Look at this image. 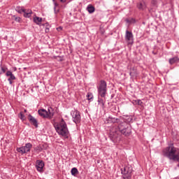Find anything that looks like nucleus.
Wrapping results in <instances>:
<instances>
[{"mask_svg": "<svg viewBox=\"0 0 179 179\" xmlns=\"http://www.w3.org/2000/svg\"><path fill=\"white\" fill-rule=\"evenodd\" d=\"M131 132V125L122 120L117 126H113L110 128L109 138L114 143H118L121 141V135L129 136Z\"/></svg>", "mask_w": 179, "mask_h": 179, "instance_id": "1", "label": "nucleus"}, {"mask_svg": "<svg viewBox=\"0 0 179 179\" xmlns=\"http://www.w3.org/2000/svg\"><path fill=\"white\" fill-rule=\"evenodd\" d=\"M162 155L164 157L169 159V160L179 163V148L174 147V143H169L168 147L162 150Z\"/></svg>", "mask_w": 179, "mask_h": 179, "instance_id": "2", "label": "nucleus"}, {"mask_svg": "<svg viewBox=\"0 0 179 179\" xmlns=\"http://www.w3.org/2000/svg\"><path fill=\"white\" fill-rule=\"evenodd\" d=\"M55 128L59 135H62V136H68L69 131L68 130L66 122H65L64 119H62L59 124L55 125Z\"/></svg>", "mask_w": 179, "mask_h": 179, "instance_id": "3", "label": "nucleus"}, {"mask_svg": "<svg viewBox=\"0 0 179 179\" xmlns=\"http://www.w3.org/2000/svg\"><path fill=\"white\" fill-rule=\"evenodd\" d=\"M98 94L101 97H106L107 94V83L104 80H101L97 87Z\"/></svg>", "mask_w": 179, "mask_h": 179, "instance_id": "4", "label": "nucleus"}, {"mask_svg": "<svg viewBox=\"0 0 179 179\" xmlns=\"http://www.w3.org/2000/svg\"><path fill=\"white\" fill-rule=\"evenodd\" d=\"M122 177L123 179H131L132 177V166L128 165L121 169Z\"/></svg>", "mask_w": 179, "mask_h": 179, "instance_id": "5", "label": "nucleus"}, {"mask_svg": "<svg viewBox=\"0 0 179 179\" xmlns=\"http://www.w3.org/2000/svg\"><path fill=\"white\" fill-rule=\"evenodd\" d=\"M31 148H33V145H31V143H27L25 144V146L17 148V152H18V153H22V155H24V153H27V152H30Z\"/></svg>", "mask_w": 179, "mask_h": 179, "instance_id": "6", "label": "nucleus"}, {"mask_svg": "<svg viewBox=\"0 0 179 179\" xmlns=\"http://www.w3.org/2000/svg\"><path fill=\"white\" fill-rule=\"evenodd\" d=\"M72 118L73 122L75 124H80V121H82V117L80 116V112L79 110H74L72 113Z\"/></svg>", "mask_w": 179, "mask_h": 179, "instance_id": "7", "label": "nucleus"}, {"mask_svg": "<svg viewBox=\"0 0 179 179\" xmlns=\"http://www.w3.org/2000/svg\"><path fill=\"white\" fill-rule=\"evenodd\" d=\"M28 120L29 122L35 127V128H38V122L37 121V119H35L34 117L31 115H28Z\"/></svg>", "mask_w": 179, "mask_h": 179, "instance_id": "8", "label": "nucleus"}, {"mask_svg": "<svg viewBox=\"0 0 179 179\" xmlns=\"http://www.w3.org/2000/svg\"><path fill=\"white\" fill-rule=\"evenodd\" d=\"M38 114L42 117V118H51V116L48 115V112L45 109H39Z\"/></svg>", "mask_w": 179, "mask_h": 179, "instance_id": "9", "label": "nucleus"}, {"mask_svg": "<svg viewBox=\"0 0 179 179\" xmlns=\"http://www.w3.org/2000/svg\"><path fill=\"white\" fill-rule=\"evenodd\" d=\"M6 76H10V78L8 79L10 85H12V83H13L12 80H16V77L15 76V75H13V73L10 71H6Z\"/></svg>", "mask_w": 179, "mask_h": 179, "instance_id": "10", "label": "nucleus"}, {"mask_svg": "<svg viewBox=\"0 0 179 179\" xmlns=\"http://www.w3.org/2000/svg\"><path fill=\"white\" fill-rule=\"evenodd\" d=\"M36 167L38 171H43V169L44 168V162L41 160H37Z\"/></svg>", "mask_w": 179, "mask_h": 179, "instance_id": "11", "label": "nucleus"}, {"mask_svg": "<svg viewBox=\"0 0 179 179\" xmlns=\"http://www.w3.org/2000/svg\"><path fill=\"white\" fill-rule=\"evenodd\" d=\"M122 120L118 119V118H115V117H109L108 118V122H113V124H120V122L122 121Z\"/></svg>", "mask_w": 179, "mask_h": 179, "instance_id": "12", "label": "nucleus"}, {"mask_svg": "<svg viewBox=\"0 0 179 179\" xmlns=\"http://www.w3.org/2000/svg\"><path fill=\"white\" fill-rule=\"evenodd\" d=\"M24 17H30L31 16V13H33V11L30 9H25L24 8Z\"/></svg>", "mask_w": 179, "mask_h": 179, "instance_id": "13", "label": "nucleus"}, {"mask_svg": "<svg viewBox=\"0 0 179 179\" xmlns=\"http://www.w3.org/2000/svg\"><path fill=\"white\" fill-rule=\"evenodd\" d=\"M134 37V35L132 34V32L129 31H126V36L125 38L127 41H131V39Z\"/></svg>", "mask_w": 179, "mask_h": 179, "instance_id": "14", "label": "nucleus"}, {"mask_svg": "<svg viewBox=\"0 0 179 179\" xmlns=\"http://www.w3.org/2000/svg\"><path fill=\"white\" fill-rule=\"evenodd\" d=\"M129 75L130 76H131V78H134V76H136V75H138V70H136V68L133 67L132 69H131Z\"/></svg>", "mask_w": 179, "mask_h": 179, "instance_id": "15", "label": "nucleus"}, {"mask_svg": "<svg viewBox=\"0 0 179 179\" xmlns=\"http://www.w3.org/2000/svg\"><path fill=\"white\" fill-rule=\"evenodd\" d=\"M178 62H179V58L178 57H175L169 59V64L171 65H173L174 64H178Z\"/></svg>", "mask_w": 179, "mask_h": 179, "instance_id": "16", "label": "nucleus"}, {"mask_svg": "<svg viewBox=\"0 0 179 179\" xmlns=\"http://www.w3.org/2000/svg\"><path fill=\"white\" fill-rule=\"evenodd\" d=\"M42 22H43V18L40 17H34V22L36 23V24H38V26H40Z\"/></svg>", "mask_w": 179, "mask_h": 179, "instance_id": "17", "label": "nucleus"}, {"mask_svg": "<svg viewBox=\"0 0 179 179\" xmlns=\"http://www.w3.org/2000/svg\"><path fill=\"white\" fill-rule=\"evenodd\" d=\"M15 10L17 13L22 14L24 12V7L18 6L15 8Z\"/></svg>", "mask_w": 179, "mask_h": 179, "instance_id": "18", "label": "nucleus"}, {"mask_svg": "<svg viewBox=\"0 0 179 179\" xmlns=\"http://www.w3.org/2000/svg\"><path fill=\"white\" fill-rule=\"evenodd\" d=\"M51 110H52V108L50 107L48 109V111H47L48 115H49V117H48L49 120H51L52 118V117H54V113H52Z\"/></svg>", "mask_w": 179, "mask_h": 179, "instance_id": "19", "label": "nucleus"}, {"mask_svg": "<svg viewBox=\"0 0 179 179\" xmlns=\"http://www.w3.org/2000/svg\"><path fill=\"white\" fill-rule=\"evenodd\" d=\"M89 13H93L95 10L94 6H88L87 8Z\"/></svg>", "mask_w": 179, "mask_h": 179, "instance_id": "20", "label": "nucleus"}, {"mask_svg": "<svg viewBox=\"0 0 179 179\" xmlns=\"http://www.w3.org/2000/svg\"><path fill=\"white\" fill-rule=\"evenodd\" d=\"M12 19L15 22H18V23H20V22L22 21V18H20V17H17L16 15H13L12 17Z\"/></svg>", "mask_w": 179, "mask_h": 179, "instance_id": "21", "label": "nucleus"}, {"mask_svg": "<svg viewBox=\"0 0 179 179\" xmlns=\"http://www.w3.org/2000/svg\"><path fill=\"white\" fill-rule=\"evenodd\" d=\"M137 8L140 10H143L145 9V4L140 3L137 4Z\"/></svg>", "mask_w": 179, "mask_h": 179, "instance_id": "22", "label": "nucleus"}, {"mask_svg": "<svg viewBox=\"0 0 179 179\" xmlns=\"http://www.w3.org/2000/svg\"><path fill=\"white\" fill-rule=\"evenodd\" d=\"M71 173L72 176H76V174H78V173H79V171H78L77 168H73Z\"/></svg>", "mask_w": 179, "mask_h": 179, "instance_id": "23", "label": "nucleus"}, {"mask_svg": "<svg viewBox=\"0 0 179 179\" xmlns=\"http://www.w3.org/2000/svg\"><path fill=\"white\" fill-rule=\"evenodd\" d=\"M34 152H36L37 153H40V152H42L41 147H40V145L35 147L34 148Z\"/></svg>", "mask_w": 179, "mask_h": 179, "instance_id": "24", "label": "nucleus"}, {"mask_svg": "<svg viewBox=\"0 0 179 179\" xmlns=\"http://www.w3.org/2000/svg\"><path fill=\"white\" fill-rule=\"evenodd\" d=\"M57 6H58V3H55L54 12H55V15H57V13H59V9L57 10Z\"/></svg>", "mask_w": 179, "mask_h": 179, "instance_id": "25", "label": "nucleus"}, {"mask_svg": "<svg viewBox=\"0 0 179 179\" xmlns=\"http://www.w3.org/2000/svg\"><path fill=\"white\" fill-rule=\"evenodd\" d=\"M39 146L41 147V150H47V148H48V146H47L46 144H43V145H39Z\"/></svg>", "mask_w": 179, "mask_h": 179, "instance_id": "26", "label": "nucleus"}, {"mask_svg": "<svg viewBox=\"0 0 179 179\" xmlns=\"http://www.w3.org/2000/svg\"><path fill=\"white\" fill-rule=\"evenodd\" d=\"M87 100H92L93 99V94L92 93H88L87 94Z\"/></svg>", "mask_w": 179, "mask_h": 179, "instance_id": "27", "label": "nucleus"}, {"mask_svg": "<svg viewBox=\"0 0 179 179\" xmlns=\"http://www.w3.org/2000/svg\"><path fill=\"white\" fill-rule=\"evenodd\" d=\"M20 120H22V121H24V120L26 119V117L24 116V115H23V113L22 112L20 113Z\"/></svg>", "mask_w": 179, "mask_h": 179, "instance_id": "28", "label": "nucleus"}, {"mask_svg": "<svg viewBox=\"0 0 179 179\" xmlns=\"http://www.w3.org/2000/svg\"><path fill=\"white\" fill-rule=\"evenodd\" d=\"M98 103L99 104H102V106H104V100H103L101 98L98 99Z\"/></svg>", "mask_w": 179, "mask_h": 179, "instance_id": "29", "label": "nucleus"}, {"mask_svg": "<svg viewBox=\"0 0 179 179\" xmlns=\"http://www.w3.org/2000/svg\"><path fill=\"white\" fill-rule=\"evenodd\" d=\"M136 104H138V106H141V104H143V102L141 99H138L137 101H135Z\"/></svg>", "mask_w": 179, "mask_h": 179, "instance_id": "30", "label": "nucleus"}, {"mask_svg": "<svg viewBox=\"0 0 179 179\" xmlns=\"http://www.w3.org/2000/svg\"><path fill=\"white\" fill-rule=\"evenodd\" d=\"M6 69H5L3 66H1V73H5V72H6Z\"/></svg>", "mask_w": 179, "mask_h": 179, "instance_id": "31", "label": "nucleus"}, {"mask_svg": "<svg viewBox=\"0 0 179 179\" xmlns=\"http://www.w3.org/2000/svg\"><path fill=\"white\" fill-rule=\"evenodd\" d=\"M45 33H50V28L46 27L45 29Z\"/></svg>", "mask_w": 179, "mask_h": 179, "instance_id": "32", "label": "nucleus"}, {"mask_svg": "<svg viewBox=\"0 0 179 179\" xmlns=\"http://www.w3.org/2000/svg\"><path fill=\"white\" fill-rule=\"evenodd\" d=\"M62 3H65L66 2V0H59Z\"/></svg>", "mask_w": 179, "mask_h": 179, "instance_id": "33", "label": "nucleus"}, {"mask_svg": "<svg viewBox=\"0 0 179 179\" xmlns=\"http://www.w3.org/2000/svg\"><path fill=\"white\" fill-rule=\"evenodd\" d=\"M24 113H27V110L24 109Z\"/></svg>", "mask_w": 179, "mask_h": 179, "instance_id": "34", "label": "nucleus"}, {"mask_svg": "<svg viewBox=\"0 0 179 179\" xmlns=\"http://www.w3.org/2000/svg\"><path fill=\"white\" fill-rule=\"evenodd\" d=\"M152 54H154V55H156V52H152Z\"/></svg>", "mask_w": 179, "mask_h": 179, "instance_id": "35", "label": "nucleus"}, {"mask_svg": "<svg viewBox=\"0 0 179 179\" xmlns=\"http://www.w3.org/2000/svg\"><path fill=\"white\" fill-rule=\"evenodd\" d=\"M45 24H48V23H46V24H43V26H45Z\"/></svg>", "mask_w": 179, "mask_h": 179, "instance_id": "36", "label": "nucleus"}, {"mask_svg": "<svg viewBox=\"0 0 179 179\" xmlns=\"http://www.w3.org/2000/svg\"><path fill=\"white\" fill-rule=\"evenodd\" d=\"M0 75H2V71H0Z\"/></svg>", "mask_w": 179, "mask_h": 179, "instance_id": "37", "label": "nucleus"}, {"mask_svg": "<svg viewBox=\"0 0 179 179\" xmlns=\"http://www.w3.org/2000/svg\"><path fill=\"white\" fill-rule=\"evenodd\" d=\"M60 61H63V59H60Z\"/></svg>", "mask_w": 179, "mask_h": 179, "instance_id": "38", "label": "nucleus"}, {"mask_svg": "<svg viewBox=\"0 0 179 179\" xmlns=\"http://www.w3.org/2000/svg\"><path fill=\"white\" fill-rule=\"evenodd\" d=\"M53 1V2H55V0H52Z\"/></svg>", "mask_w": 179, "mask_h": 179, "instance_id": "39", "label": "nucleus"}, {"mask_svg": "<svg viewBox=\"0 0 179 179\" xmlns=\"http://www.w3.org/2000/svg\"><path fill=\"white\" fill-rule=\"evenodd\" d=\"M62 29V28L59 27V29Z\"/></svg>", "mask_w": 179, "mask_h": 179, "instance_id": "40", "label": "nucleus"}, {"mask_svg": "<svg viewBox=\"0 0 179 179\" xmlns=\"http://www.w3.org/2000/svg\"><path fill=\"white\" fill-rule=\"evenodd\" d=\"M62 29V28L59 27V29Z\"/></svg>", "mask_w": 179, "mask_h": 179, "instance_id": "41", "label": "nucleus"}, {"mask_svg": "<svg viewBox=\"0 0 179 179\" xmlns=\"http://www.w3.org/2000/svg\"><path fill=\"white\" fill-rule=\"evenodd\" d=\"M154 3H155V0H154Z\"/></svg>", "mask_w": 179, "mask_h": 179, "instance_id": "42", "label": "nucleus"}]
</instances>
